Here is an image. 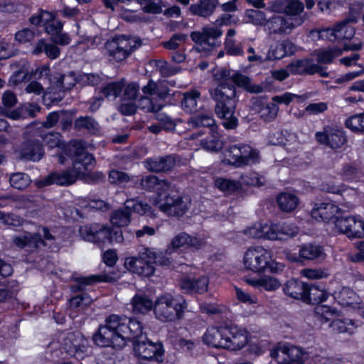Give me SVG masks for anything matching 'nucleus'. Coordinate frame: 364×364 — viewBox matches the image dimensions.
Listing matches in <instances>:
<instances>
[{
	"mask_svg": "<svg viewBox=\"0 0 364 364\" xmlns=\"http://www.w3.org/2000/svg\"><path fill=\"white\" fill-rule=\"evenodd\" d=\"M214 185L220 191L228 195L232 194L241 188V183L239 181L223 177L216 178L214 180Z\"/></svg>",
	"mask_w": 364,
	"mask_h": 364,
	"instance_id": "nucleus-40",
	"label": "nucleus"
},
{
	"mask_svg": "<svg viewBox=\"0 0 364 364\" xmlns=\"http://www.w3.org/2000/svg\"><path fill=\"white\" fill-rule=\"evenodd\" d=\"M347 141L345 132L341 129H330V148L336 149L342 147Z\"/></svg>",
	"mask_w": 364,
	"mask_h": 364,
	"instance_id": "nucleus-46",
	"label": "nucleus"
},
{
	"mask_svg": "<svg viewBox=\"0 0 364 364\" xmlns=\"http://www.w3.org/2000/svg\"><path fill=\"white\" fill-rule=\"evenodd\" d=\"M139 85L137 82H130L127 84L123 89V97L125 100H134L138 97L139 91Z\"/></svg>",
	"mask_w": 364,
	"mask_h": 364,
	"instance_id": "nucleus-64",
	"label": "nucleus"
},
{
	"mask_svg": "<svg viewBox=\"0 0 364 364\" xmlns=\"http://www.w3.org/2000/svg\"><path fill=\"white\" fill-rule=\"evenodd\" d=\"M348 28L346 22H339L333 28H321L318 31V37L329 41H338L348 40L353 36L355 32L350 28L349 35H347Z\"/></svg>",
	"mask_w": 364,
	"mask_h": 364,
	"instance_id": "nucleus-15",
	"label": "nucleus"
},
{
	"mask_svg": "<svg viewBox=\"0 0 364 364\" xmlns=\"http://www.w3.org/2000/svg\"><path fill=\"white\" fill-rule=\"evenodd\" d=\"M131 304L135 314H145L154 306L152 300L143 293L136 294L131 300Z\"/></svg>",
	"mask_w": 364,
	"mask_h": 364,
	"instance_id": "nucleus-32",
	"label": "nucleus"
},
{
	"mask_svg": "<svg viewBox=\"0 0 364 364\" xmlns=\"http://www.w3.org/2000/svg\"><path fill=\"white\" fill-rule=\"evenodd\" d=\"M156 258V252L154 249L142 246L139 250L138 256L127 258L124 265L130 272L149 277L154 274V262Z\"/></svg>",
	"mask_w": 364,
	"mask_h": 364,
	"instance_id": "nucleus-8",
	"label": "nucleus"
},
{
	"mask_svg": "<svg viewBox=\"0 0 364 364\" xmlns=\"http://www.w3.org/2000/svg\"><path fill=\"white\" fill-rule=\"evenodd\" d=\"M203 339L212 347L237 350L247 343V332L235 326H212L207 329Z\"/></svg>",
	"mask_w": 364,
	"mask_h": 364,
	"instance_id": "nucleus-4",
	"label": "nucleus"
},
{
	"mask_svg": "<svg viewBox=\"0 0 364 364\" xmlns=\"http://www.w3.org/2000/svg\"><path fill=\"white\" fill-rule=\"evenodd\" d=\"M187 306V302L182 296L165 294L155 301L154 311L159 321L173 322L183 318Z\"/></svg>",
	"mask_w": 364,
	"mask_h": 364,
	"instance_id": "nucleus-5",
	"label": "nucleus"
},
{
	"mask_svg": "<svg viewBox=\"0 0 364 364\" xmlns=\"http://www.w3.org/2000/svg\"><path fill=\"white\" fill-rule=\"evenodd\" d=\"M333 296L343 306H350L355 304L357 299L356 293L348 287H343L340 291H335Z\"/></svg>",
	"mask_w": 364,
	"mask_h": 364,
	"instance_id": "nucleus-41",
	"label": "nucleus"
},
{
	"mask_svg": "<svg viewBox=\"0 0 364 364\" xmlns=\"http://www.w3.org/2000/svg\"><path fill=\"white\" fill-rule=\"evenodd\" d=\"M304 9V4L300 0H286L284 13L288 16L300 15Z\"/></svg>",
	"mask_w": 364,
	"mask_h": 364,
	"instance_id": "nucleus-51",
	"label": "nucleus"
},
{
	"mask_svg": "<svg viewBox=\"0 0 364 364\" xmlns=\"http://www.w3.org/2000/svg\"><path fill=\"white\" fill-rule=\"evenodd\" d=\"M269 252L262 247H251L244 256V264L246 269L252 272H260L267 268L272 269Z\"/></svg>",
	"mask_w": 364,
	"mask_h": 364,
	"instance_id": "nucleus-10",
	"label": "nucleus"
},
{
	"mask_svg": "<svg viewBox=\"0 0 364 364\" xmlns=\"http://www.w3.org/2000/svg\"><path fill=\"white\" fill-rule=\"evenodd\" d=\"M231 85L236 89V87L242 88L250 93L258 94L263 92V87L258 84H252L251 79L247 75L240 72H235L232 75Z\"/></svg>",
	"mask_w": 364,
	"mask_h": 364,
	"instance_id": "nucleus-24",
	"label": "nucleus"
},
{
	"mask_svg": "<svg viewBox=\"0 0 364 364\" xmlns=\"http://www.w3.org/2000/svg\"><path fill=\"white\" fill-rule=\"evenodd\" d=\"M93 341L100 347L112 346L121 349L127 341L134 339V355L136 358L162 360L164 353L161 342H153L142 336L141 323L136 319L110 315L93 335Z\"/></svg>",
	"mask_w": 364,
	"mask_h": 364,
	"instance_id": "nucleus-1",
	"label": "nucleus"
},
{
	"mask_svg": "<svg viewBox=\"0 0 364 364\" xmlns=\"http://www.w3.org/2000/svg\"><path fill=\"white\" fill-rule=\"evenodd\" d=\"M209 279L205 276L198 278L192 275H183L179 279L181 289L185 294H203L208 291Z\"/></svg>",
	"mask_w": 364,
	"mask_h": 364,
	"instance_id": "nucleus-12",
	"label": "nucleus"
},
{
	"mask_svg": "<svg viewBox=\"0 0 364 364\" xmlns=\"http://www.w3.org/2000/svg\"><path fill=\"white\" fill-rule=\"evenodd\" d=\"M131 221V212L126 208V204L123 208L113 211L110 215L111 223L117 227H124L128 225Z\"/></svg>",
	"mask_w": 364,
	"mask_h": 364,
	"instance_id": "nucleus-39",
	"label": "nucleus"
},
{
	"mask_svg": "<svg viewBox=\"0 0 364 364\" xmlns=\"http://www.w3.org/2000/svg\"><path fill=\"white\" fill-rule=\"evenodd\" d=\"M15 67L17 68L10 76L9 82L10 85L17 86L21 82H28L31 80L29 75L30 63L27 60H21L18 62Z\"/></svg>",
	"mask_w": 364,
	"mask_h": 364,
	"instance_id": "nucleus-27",
	"label": "nucleus"
},
{
	"mask_svg": "<svg viewBox=\"0 0 364 364\" xmlns=\"http://www.w3.org/2000/svg\"><path fill=\"white\" fill-rule=\"evenodd\" d=\"M251 286L264 289L268 291H273L279 288L281 282L275 277L264 276L259 279H252L247 281Z\"/></svg>",
	"mask_w": 364,
	"mask_h": 364,
	"instance_id": "nucleus-33",
	"label": "nucleus"
},
{
	"mask_svg": "<svg viewBox=\"0 0 364 364\" xmlns=\"http://www.w3.org/2000/svg\"><path fill=\"white\" fill-rule=\"evenodd\" d=\"M53 18L52 13L43 9H39L38 11L36 14L31 15L28 21L31 24L43 27L45 23V21H48L51 20Z\"/></svg>",
	"mask_w": 364,
	"mask_h": 364,
	"instance_id": "nucleus-55",
	"label": "nucleus"
},
{
	"mask_svg": "<svg viewBox=\"0 0 364 364\" xmlns=\"http://www.w3.org/2000/svg\"><path fill=\"white\" fill-rule=\"evenodd\" d=\"M75 166H77V162L74 161L72 168L60 172H50L48 176L36 180L34 184L38 188H42L53 184L61 186L73 185L80 178V174H78L79 171L75 168Z\"/></svg>",
	"mask_w": 364,
	"mask_h": 364,
	"instance_id": "nucleus-9",
	"label": "nucleus"
},
{
	"mask_svg": "<svg viewBox=\"0 0 364 364\" xmlns=\"http://www.w3.org/2000/svg\"><path fill=\"white\" fill-rule=\"evenodd\" d=\"M226 54L231 56H241L244 54L243 48L241 44H235L234 40L225 39L224 43Z\"/></svg>",
	"mask_w": 364,
	"mask_h": 364,
	"instance_id": "nucleus-61",
	"label": "nucleus"
},
{
	"mask_svg": "<svg viewBox=\"0 0 364 364\" xmlns=\"http://www.w3.org/2000/svg\"><path fill=\"white\" fill-rule=\"evenodd\" d=\"M77 166L75 169L77 170L80 174V179L89 183H97L105 181V175L100 171H91L93 166L92 161L84 163L85 161H75Z\"/></svg>",
	"mask_w": 364,
	"mask_h": 364,
	"instance_id": "nucleus-20",
	"label": "nucleus"
},
{
	"mask_svg": "<svg viewBox=\"0 0 364 364\" xmlns=\"http://www.w3.org/2000/svg\"><path fill=\"white\" fill-rule=\"evenodd\" d=\"M328 296V293L323 289L316 285L307 284L303 301L312 305L318 304L326 301Z\"/></svg>",
	"mask_w": 364,
	"mask_h": 364,
	"instance_id": "nucleus-30",
	"label": "nucleus"
},
{
	"mask_svg": "<svg viewBox=\"0 0 364 364\" xmlns=\"http://www.w3.org/2000/svg\"><path fill=\"white\" fill-rule=\"evenodd\" d=\"M188 125L193 129L202 128L201 134L210 132L218 129L215 120L213 115L197 114L192 115L187 122Z\"/></svg>",
	"mask_w": 364,
	"mask_h": 364,
	"instance_id": "nucleus-18",
	"label": "nucleus"
},
{
	"mask_svg": "<svg viewBox=\"0 0 364 364\" xmlns=\"http://www.w3.org/2000/svg\"><path fill=\"white\" fill-rule=\"evenodd\" d=\"M72 279L75 282L70 286V290L73 293L84 291L87 286L93 285L97 282H112L114 281V278L107 274L73 277Z\"/></svg>",
	"mask_w": 364,
	"mask_h": 364,
	"instance_id": "nucleus-17",
	"label": "nucleus"
},
{
	"mask_svg": "<svg viewBox=\"0 0 364 364\" xmlns=\"http://www.w3.org/2000/svg\"><path fill=\"white\" fill-rule=\"evenodd\" d=\"M341 209L332 203H321L318 207L314 208L311 215L316 220H321L328 223L331 220H334L340 214Z\"/></svg>",
	"mask_w": 364,
	"mask_h": 364,
	"instance_id": "nucleus-22",
	"label": "nucleus"
},
{
	"mask_svg": "<svg viewBox=\"0 0 364 364\" xmlns=\"http://www.w3.org/2000/svg\"><path fill=\"white\" fill-rule=\"evenodd\" d=\"M126 208L132 213L135 212L140 215L149 213L151 210V206L146 203L137 201L134 199H129L125 201Z\"/></svg>",
	"mask_w": 364,
	"mask_h": 364,
	"instance_id": "nucleus-54",
	"label": "nucleus"
},
{
	"mask_svg": "<svg viewBox=\"0 0 364 364\" xmlns=\"http://www.w3.org/2000/svg\"><path fill=\"white\" fill-rule=\"evenodd\" d=\"M348 225V237H364V221L353 216V223Z\"/></svg>",
	"mask_w": 364,
	"mask_h": 364,
	"instance_id": "nucleus-56",
	"label": "nucleus"
},
{
	"mask_svg": "<svg viewBox=\"0 0 364 364\" xmlns=\"http://www.w3.org/2000/svg\"><path fill=\"white\" fill-rule=\"evenodd\" d=\"M10 184L14 188L23 190L26 188L31 183L30 176L24 173H15L10 176Z\"/></svg>",
	"mask_w": 364,
	"mask_h": 364,
	"instance_id": "nucleus-49",
	"label": "nucleus"
},
{
	"mask_svg": "<svg viewBox=\"0 0 364 364\" xmlns=\"http://www.w3.org/2000/svg\"><path fill=\"white\" fill-rule=\"evenodd\" d=\"M219 4V0H198L189 6L188 11L193 16L208 18L214 14Z\"/></svg>",
	"mask_w": 364,
	"mask_h": 364,
	"instance_id": "nucleus-19",
	"label": "nucleus"
},
{
	"mask_svg": "<svg viewBox=\"0 0 364 364\" xmlns=\"http://www.w3.org/2000/svg\"><path fill=\"white\" fill-rule=\"evenodd\" d=\"M326 255L322 246L316 244L309 243L304 245L299 250V257L301 259L316 260L321 262L326 259Z\"/></svg>",
	"mask_w": 364,
	"mask_h": 364,
	"instance_id": "nucleus-25",
	"label": "nucleus"
},
{
	"mask_svg": "<svg viewBox=\"0 0 364 364\" xmlns=\"http://www.w3.org/2000/svg\"><path fill=\"white\" fill-rule=\"evenodd\" d=\"M53 18L51 20H49L48 21H45L43 28L45 32L51 36V38L55 36V34H58V33L61 32L63 28V23L61 22L59 20L56 19V13L55 12H51Z\"/></svg>",
	"mask_w": 364,
	"mask_h": 364,
	"instance_id": "nucleus-52",
	"label": "nucleus"
},
{
	"mask_svg": "<svg viewBox=\"0 0 364 364\" xmlns=\"http://www.w3.org/2000/svg\"><path fill=\"white\" fill-rule=\"evenodd\" d=\"M140 105L141 109L146 112L158 113L163 107V105L159 103L157 100H154L148 97H143L140 100Z\"/></svg>",
	"mask_w": 364,
	"mask_h": 364,
	"instance_id": "nucleus-59",
	"label": "nucleus"
},
{
	"mask_svg": "<svg viewBox=\"0 0 364 364\" xmlns=\"http://www.w3.org/2000/svg\"><path fill=\"white\" fill-rule=\"evenodd\" d=\"M171 246L173 249L190 247L198 250L205 246V242L186 232H181L172 239Z\"/></svg>",
	"mask_w": 364,
	"mask_h": 364,
	"instance_id": "nucleus-23",
	"label": "nucleus"
},
{
	"mask_svg": "<svg viewBox=\"0 0 364 364\" xmlns=\"http://www.w3.org/2000/svg\"><path fill=\"white\" fill-rule=\"evenodd\" d=\"M314 60L310 58H304L291 62L287 69L292 75H311L310 68L312 67Z\"/></svg>",
	"mask_w": 364,
	"mask_h": 364,
	"instance_id": "nucleus-34",
	"label": "nucleus"
},
{
	"mask_svg": "<svg viewBox=\"0 0 364 364\" xmlns=\"http://www.w3.org/2000/svg\"><path fill=\"white\" fill-rule=\"evenodd\" d=\"M13 242L19 248L28 247L31 250L38 248L40 245H46L40 234H31L30 232L23 233L22 235L14 236L13 237Z\"/></svg>",
	"mask_w": 364,
	"mask_h": 364,
	"instance_id": "nucleus-26",
	"label": "nucleus"
},
{
	"mask_svg": "<svg viewBox=\"0 0 364 364\" xmlns=\"http://www.w3.org/2000/svg\"><path fill=\"white\" fill-rule=\"evenodd\" d=\"M175 161H146L145 167L151 172L165 173L174 167Z\"/></svg>",
	"mask_w": 364,
	"mask_h": 364,
	"instance_id": "nucleus-45",
	"label": "nucleus"
},
{
	"mask_svg": "<svg viewBox=\"0 0 364 364\" xmlns=\"http://www.w3.org/2000/svg\"><path fill=\"white\" fill-rule=\"evenodd\" d=\"M220 137L218 130L208 132V135L200 140V144L203 149L208 152H219L224 146V142Z\"/></svg>",
	"mask_w": 364,
	"mask_h": 364,
	"instance_id": "nucleus-29",
	"label": "nucleus"
},
{
	"mask_svg": "<svg viewBox=\"0 0 364 364\" xmlns=\"http://www.w3.org/2000/svg\"><path fill=\"white\" fill-rule=\"evenodd\" d=\"M364 4L363 2L358 1L351 4L349 7V12L343 22L356 23L361 15Z\"/></svg>",
	"mask_w": 364,
	"mask_h": 364,
	"instance_id": "nucleus-57",
	"label": "nucleus"
},
{
	"mask_svg": "<svg viewBox=\"0 0 364 364\" xmlns=\"http://www.w3.org/2000/svg\"><path fill=\"white\" fill-rule=\"evenodd\" d=\"M88 144L83 139H71L63 146V154L70 159H95L87 151Z\"/></svg>",
	"mask_w": 364,
	"mask_h": 364,
	"instance_id": "nucleus-14",
	"label": "nucleus"
},
{
	"mask_svg": "<svg viewBox=\"0 0 364 364\" xmlns=\"http://www.w3.org/2000/svg\"><path fill=\"white\" fill-rule=\"evenodd\" d=\"M332 331L336 333H347L352 334L354 330V323L352 320L348 318L333 319L329 325Z\"/></svg>",
	"mask_w": 364,
	"mask_h": 364,
	"instance_id": "nucleus-44",
	"label": "nucleus"
},
{
	"mask_svg": "<svg viewBox=\"0 0 364 364\" xmlns=\"http://www.w3.org/2000/svg\"><path fill=\"white\" fill-rule=\"evenodd\" d=\"M101 85L102 87H100L99 93L102 94L105 99L109 98L111 97L116 98L120 96L124 87L125 83L123 80H121L117 81H112L107 83H104L102 82V84Z\"/></svg>",
	"mask_w": 364,
	"mask_h": 364,
	"instance_id": "nucleus-35",
	"label": "nucleus"
},
{
	"mask_svg": "<svg viewBox=\"0 0 364 364\" xmlns=\"http://www.w3.org/2000/svg\"><path fill=\"white\" fill-rule=\"evenodd\" d=\"M277 202L282 211L291 212L297 207L299 198L293 193H282L277 196Z\"/></svg>",
	"mask_w": 364,
	"mask_h": 364,
	"instance_id": "nucleus-38",
	"label": "nucleus"
},
{
	"mask_svg": "<svg viewBox=\"0 0 364 364\" xmlns=\"http://www.w3.org/2000/svg\"><path fill=\"white\" fill-rule=\"evenodd\" d=\"M245 16L248 21L255 26H264L267 21V16L264 11L256 9H247Z\"/></svg>",
	"mask_w": 364,
	"mask_h": 364,
	"instance_id": "nucleus-53",
	"label": "nucleus"
},
{
	"mask_svg": "<svg viewBox=\"0 0 364 364\" xmlns=\"http://www.w3.org/2000/svg\"><path fill=\"white\" fill-rule=\"evenodd\" d=\"M93 299L87 293H82L70 299L71 308L78 310H84L90 306Z\"/></svg>",
	"mask_w": 364,
	"mask_h": 364,
	"instance_id": "nucleus-48",
	"label": "nucleus"
},
{
	"mask_svg": "<svg viewBox=\"0 0 364 364\" xmlns=\"http://www.w3.org/2000/svg\"><path fill=\"white\" fill-rule=\"evenodd\" d=\"M231 70L222 68L215 75L217 87L210 92L215 101V113L223 119V125L226 129H234L238 126V119L235 116L236 107V90L231 85Z\"/></svg>",
	"mask_w": 364,
	"mask_h": 364,
	"instance_id": "nucleus-3",
	"label": "nucleus"
},
{
	"mask_svg": "<svg viewBox=\"0 0 364 364\" xmlns=\"http://www.w3.org/2000/svg\"><path fill=\"white\" fill-rule=\"evenodd\" d=\"M278 240H285L293 237L298 233V228L293 224L284 223L277 224Z\"/></svg>",
	"mask_w": 364,
	"mask_h": 364,
	"instance_id": "nucleus-50",
	"label": "nucleus"
},
{
	"mask_svg": "<svg viewBox=\"0 0 364 364\" xmlns=\"http://www.w3.org/2000/svg\"><path fill=\"white\" fill-rule=\"evenodd\" d=\"M343 54V50L341 48L334 46L328 49H324L317 53L316 60L318 64H331L333 60Z\"/></svg>",
	"mask_w": 364,
	"mask_h": 364,
	"instance_id": "nucleus-43",
	"label": "nucleus"
},
{
	"mask_svg": "<svg viewBox=\"0 0 364 364\" xmlns=\"http://www.w3.org/2000/svg\"><path fill=\"white\" fill-rule=\"evenodd\" d=\"M156 119L160 123L163 130L166 132L175 130L176 124L174 120L168 114L164 113H159L156 116Z\"/></svg>",
	"mask_w": 364,
	"mask_h": 364,
	"instance_id": "nucleus-63",
	"label": "nucleus"
},
{
	"mask_svg": "<svg viewBox=\"0 0 364 364\" xmlns=\"http://www.w3.org/2000/svg\"><path fill=\"white\" fill-rule=\"evenodd\" d=\"M336 229L341 233L348 235V225L350 223H353V216H343L339 215L336 217V219L333 221Z\"/></svg>",
	"mask_w": 364,
	"mask_h": 364,
	"instance_id": "nucleus-62",
	"label": "nucleus"
},
{
	"mask_svg": "<svg viewBox=\"0 0 364 364\" xmlns=\"http://www.w3.org/2000/svg\"><path fill=\"white\" fill-rule=\"evenodd\" d=\"M134 186L141 190L156 191L158 198L154 204L168 215L181 216L188 208V203L183 200V193L176 184L161 181L153 175L143 176L140 179L132 177Z\"/></svg>",
	"mask_w": 364,
	"mask_h": 364,
	"instance_id": "nucleus-2",
	"label": "nucleus"
},
{
	"mask_svg": "<svg viewBox=\"0 0 364 364\" xmlns=\"http://www.w3.org/2000/svg\"><path fill=\"white\" fill-rule=\"evenodd\" d=\"M279 111L278 105L274 102H268L264 107L261 108L262 117H264L267 122L274 120L277 116Z\"/></svg>",
	"mask_w": 364,
	"mask_h": 364,
	"instance_id": "nucleus-60",
	"label": "nucleus"
},
{
	"mask_svg": "<svg viewBox=\"0 0 364 364\" xmlns=\"http://www.w3.org/2000/svg\"><path fill=\"white\" fill-rule=\"evenodd\" d=\"M291 45L289 41H283L271 46L267 54V58L270 60H281L287 55H292L294 50H287V46Z\"/></svg>",
	"mask_w": 364,
	"mask_h": 364,
	"instance_id": "nucleus-36",
	"label": "nucleus"
},
{
	"mask_svg": "<svg viewBox=\"0 0 364 364\" xmlns=\"http://www.w3.org/2000/svg\"><path fill=\"white\" fill-rule=\"evenodd\" d=\"M306 284L307 283L300 280L291 279L285 283L283 290L288 296L303 301L305 291H306Z\"/></svg>",
	"mask_w": 364,
	"mask_h": 364,
	"instance_id": "nucleus-31",
	"label": "nucleus"
},
{
	"mask_svg": "<svg viewBox=\"0 0 364 364\" xmlns=\"http://www.w3.org/2000/svg\"><path fill=\"white\" fill-rule=\"evenodd\" d=\"M200 92L196 89H192L185 92L181 101V107L182 109L186 113L196 114L200 108L198 106V102L200 99Z\"/></svg>",
	"mask_w": 364,
	"mask_h": 364,
	"instance_id": "nucleus-28",
	"label": "nucleus"
},
{
	"mask_svg": "<svg viewBox=\"0 0 364 364\" xmlns=\"http://www.w3.org/2000/svg\"><path fill=\"white\" fill-rule=\"evenodd\" d=\"M363 113L354 114L346 119L345 126L353 132L358 133L363 131Z\"/></svg>",
	"mask_w": 364,
	"mask_h": 364,
	"instance_id": "nucleus-58",
	"label": "nucleus"
},
{
	"mask_svg": "<svg viewBox=\"0 0 364 364\" xmlns=\"http://www.w3.org/2000/svg\"><path fill=\"white\" fill-rule=\"evenodd\" d=\"M225 156L232 159H259V152L246 144H233L225 150Z\"/></svg>",
	"mask_w": 364,
	"mask_h": 364,
	"instance_id": "nucleus-16",
	"label": "nucleus"
},
{
	"mask_svg": "<svg viewBox=\"0 0 364 364\" xmlns=\"http://www.w3.org/2000/svg\"><path fill=\"white\" fill-rule=\"evenodd\" d=\"M73 334H69L65 341V349L67 353L71 356L78 358L82 355V354L85 350V345H82L80 343H77V341L73 342Z\"/></svg>",
	"mask_w": 364,
	"mask_h": 364,
	"instance_id": "nucleus-47",
	"label": "nucleus"
},
{
	"mask_svg": "<svg viewBox=\"0 0 364 364\" xmlns=\"http://www.w3.org/2000/svg\"><path fill=\"white\" fill-rule=\"evenodd\" d=\"M142 40L139 37L119 35L105 43V49L109 57L115 61L121 62L127 59L132 53L141 47Z\"/></svg>",
	"mask_w": 364,
	"mask_h": 364,
	"instance_id": "nucleus-7",
	"label": "nucleus"
},
{
	"mask_svg": "<svg viewBox=\"0 0 364 364\" xmlns=\"http://www.w3.org/2000/svg\"><path fill=\"white\" fill-rule=\"evenodd\" d=\"M75 81L82 87H97L102 84L103 77L98 73H82L77 75Z\"/></svg>",
	"mask_w": 364,
	"mask_h": 364,
	"instance_id": "nucleus-42",
	"label": "nucleus"
},
{
	"mask_svg": "<svg viewBox=\"0 0 364 364\" xmlns=\"http://www.w3.org/2000/svg\"><path fill=\"white\" fill-rule=\"evenodd\" d=\"M80 236L85 240L98 245L124 241L122 231L114 229L107 225L92 223L82 225L79 228Z\"/></svg>",
	"mask_w": 364,
	"mask_h": 364,
	"instance_id": "nucleus-6",
	"label": "nucleus"
},
{
	"mask_svg": "<svg viewBox=\"0 0 364 364\" xmlns=\"http://www.w3.org/2000/svg\"><path fill=\"white\" fill-rule=\"evenodd\" d=\"M291 20V18L287 19L282 16L274 14L269 19L267 18L264 26L267 27L270 33L282 34L286 32L287 29L295 28Z\"/></svg>",
	"mask_w": 364,
	"mask_h": 364,
	"instance_id": "nucleus-21",
	"label": "nucleus"
},
{
	"mask_svg": "<svg viewBox=\"0 0 364 364\" xmlns=\"http://www.w3.org/2000/svg\"><path fill=\"white\" fill-rule=\"evenodd\" d=\"M74 127L76 130L86 129L89 133L95 134L100 132L98 122L92 117L80 116L74 122Z\"/></svg>",
	"mask_w": 364,
	"mask_h": 364,
	"instance_id": "nucleus-37",
	"label": "nucleus"
},
{
	"mask_svg": "<svg viewBox=\"0 0 364 364\" xmlns=\"http://www.w3.org/2000/svg\"><path fill=\"white\" fill-rule=\"evenodd\" d=\"M18 159H42L45 155L43 142L36 139H29L23 141L18 150Z\"/></svg>",
	"mask_w": 364,
	"mask_h": 364,
	"instance_id": "nucleus-13",
	"label": "nucleus"
},
{
	"mask_svg": "<svg viewBox=\"0 0 364 364\" xmlns=\"http://www.w3.org/2000/svg\"><path fill=\"white\" fill-rule=\"evenodd\" d=\"M304 352L294 346L279 344L271 352V357L279 364H304Z\"/></svg>",
	"mask_w": 364,
	"mask_h": 364,
	"instance_id": "nucleus-11",
	"label": "nucleus"
}]
</instances>
